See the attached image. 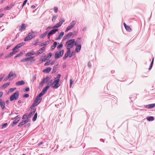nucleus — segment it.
<instances>
[{"label":"nucleus","mask_w":155,"mask_h":155,"mask_svg":"<svg viewBox=\"0 0 155 155\" xmlns=\"http://www.w3.org/2000/svg\"><path fill=\"white\" fill-rule=\"evenodd\" d=\"M75 40L74 39H70L68 40L66 43L65 46L67 49H71L74 45Z\"/></svg>","instance_id":"1"},{"label":"nucleus","mask_w":155,"mask_h":155,"mask_svg":"<svg viewBox=\"0 0 155 155\" xmlns=\"http://www.w3.org/2000/svg\"><path fill=\"white\" fill-rule=\"evenodd\" d=\"M59 79L55 78L54 81L51 84L52 87L54 89L58 88L60 86V84H59Z\"/></svg>","instance_id":"2"},{"label":"nucleus","mask_w":155,"mask_h":155,"mask_svg":"<svg viewBox=\"0 0 155 155\" xmlns=\"http://www.w3.org/2000/svg\"><path fill=\"white\" fill-rule=\"evenodd\" d=\"M35 34V32L32 31L29 33L27 36L25 38L24 40V41H26L33 38L34 36V35Z\"/></svg>","instance_id":"3"},{"label":"nucleus","mask_w":155,"mask_h":155,"mask_svg":"<svg viewBox=\"0 0 155 155\" xmlns=\"http://www.w3.org/2000/svg\"><path fill=\"white\" fill-rule=\"evenodd\" d=\"M18 95L19 93L18 91L15 92L12 94L10 96V100L11 101H12L14 99L17 100L18 98Z\"/></svg>","instance_id":"4"},{"label":"nucleus","mask_w":155,"mask_h":155,"mask_svg":"<svg viewBox=\"0 0 155 155\" xmlns=\"http://www.w3.org/2000/svg\"><path fill=\"white\" fill-rule=\"evenodd\" d=\"M64 50H62L59 52L57 51L56 52L55 55V59H58L61 57L63 54Z\"/></svg>","instance_id":"5"},{"label":"nucleus","mask_w":155,"mask_h":155,"mask_svg":"<svg viewBox=\"0 0 155 155\" xmlns=\"http://www.w3.org/2000/svg\"><path fill=\"white\" fill-rule=\"evenodd\" d=\"M42 98H38L36 97L35 100L34 101L33 103L35 105L37 106L41 102Z\"/></svg>","instance_id":"6"},{"label":"nucleus","mask_w":155,"mask_h":155,"mask_svg":"<svg viewBox=\"0 0 155 155\" xmlns=\"http://www.w3.org/2000/svg\"><path fill=\"white\" fill-rule=\"evenodd\" d=\"M45 47H43L41 48L38 51L37 53L35 54L36 56H37L43 53L45 51Z\"/></svg>","instance_id":"7"},{"label":"nucleus","mask_w":155,"mask_h":155,"mask_svg":"<svg viewBox=\"0 0 155 155\" xmlns=\"http://www.w3.org/2000/svg\"><path fill=\"white\" fill-rule=\"evenodd\" d=\"M36 110L35 109H33L32 110H31L29 114H28V118L31 117L35 113Z\"/></svg>","instance_id":"8"},{"label":"nucleus","mask_w":155,"mask_h":155,"mask_svg":"<svg viewBox=\"0 0 155 155\" xmlns=\"http://www.w3.org/2000/svg\"><path fill=\"white\" fill-rule=\"evenodd\" d=\"M155 106V103L146 105L145 107L148 109H152Z\"/></svg>","instance_id":"9"},{"label":"nucleus","mask_w":155,"mask_h":155,"mask_svg":"<svg viewBox=\"0 0 155 155\" xmlns=\"http://www.w3.org/2000/svg\"><path fill=\"white\" fill-rule=\"evenodd\" d=\"M26 27V26L25 24H22L21 25V26L19 29V31H23L25 30V29Z\"/></svg>","instance_id":"10"},{"label":"nucleus","mask_w":155,"mask_h":155,"mask_svg":"<svg viewBox=\"0 0 155 155\" xmlns=\"http://www.w3.org/2000/svg\"><path fill=\"white\" fill-rule=\"evenodd\" d=\"M25 84V81L23 80H22L16 82L15 84L17 86H19L20 85H24Z\"/></svg>","instance_id":"11"},{"label":"nucleus","mask_w":155,"mask_h":155,"mask_svg":"<svg viewBox=\"0 0 155 155\" xmlns=\"http://www.w3.org/2000/svg\"><path fill=\"white\" fill-rule=\"evenodd\" d=\"M24 45V43H21L18 44L17 46H16L15 47L13 48V50H16L18 48H20L22 46H23Z\"/></svg>","instance_id":"12"},{"label":"nucleus","mask_w":155,"mask_h":155,"mask_svg":"<svg viewBox=\"0 0 155 155\" xmlns=\"http://www.w3.org/2000/svg\"><path fill=\"white\" fill-rule=\"evenodd\" d=\"M64 35V32H61L58 35V37L55 39V40H59L61 39L62 37Z\"/></svg>","instance_id":"13"},{"label":"nucleus","mask_w":155,"mask_h":155,"mask_svg":"<svg viewBox=\"0 0 155 155\" xmlns=\"http://www.w3.org/2000/svg\"><path fill=\"white\" fill-rule=\"evenodd\" d=\"M0 106H1L2 110H3L5 107V102L2 99L0 100Z\"/></svg>","instance_id":"14"},{"label":"nucleus","mask_w":155,"mask_h":155,"mask_svg":"<svg viewBox=\"0 0 155 155\" xmlns=\"http://www.w3.org/2000/svg\"><path fill=\"white\" fill-rule=\"evenodd\" d=\"M76 46L75 48V51L77 52H79L81 50V44L78 45H76Z\"/></svg>","instance_id":"15"},{"label":"nucleus","mask_w":155,"mask_h":155,"mask_svg":"<svg viewBox=\"0 0 155 155\" xmlns=\"http://www.w3.org/2000/svg\"><path fill=\"white\" fill-rule=\"evenodd\" d=\"M20 119V117H18L15 120H14L13 122L12 126H13L14 125L16 124Z\"/></svg>","instance_id":"16"},{"label":"nucleus","mask_w":155,"mask_h":155,"mask_svg":"<svg viewBox=\"0 0 155 155\" xmlns=\"http://www.w3.org/2000/svg\"><path fill=\"white\" fill-rule=\"evenodd\" d=\"M50 78L48 77H47L43 79V81L41 83H47L48 81L49 80H50Z\"/></svg>","instance_id":"17"},{"label":"nucleus","mask_w":155,"mask_h":155,"mask_svg":"<svg viewBox=\"0 0 155 155\" xmlns=\"http://www.w3.org/2000/svg\"><path fill=\"white\" fill-rule=\"evenodd\" d=\"M124 25L125 28L127 31H131V28L129 26H127L125 23H124Z\"/></svg>","instance_id":"18"},{"label":"nucleus","mask_w":155,"mask_h":155,"mask_svg":"<svg viewBox=\"0 0 155 155\" xmlns=\"http://www.w3.org/2000/svg\"><path fill=\"white\" fill-rule=\"evenodd\" d=\"M12 50L13 51L12 52H11V53H10L9 54H10V56H11V57L12 55H13V54H15V53L18 52L19 50H14L13 48L12 49Z\"/></svg>","instance_id":"19"},{"label":"nucleus","mask_w":155,"mask_h":155,"mask_svg":"<svg viewBox=\"0 0 155 155\" xmlns=\"http://www.w3.org/2000/svg\"><path fill=\"white\" fill-rule=\"evenodd\" d=\"M35 54V52L34 51H32L31 52H29L27 53L26 54V56H30L33 55Z\"/></svg>","instance_id":"20"},{"label":"nucleus","mask_w":155,"mask_h":155,"mask_svg":"<svg viewBox=\"0 0 155 155\" xmlns=\"http://www.w3.org/2000/svg\"><path fill=\"white\" fill-rule=\"evenodd\" d=\"M51 69V68L50 67H48L46 68L43 70V72L46 73H48L50 71Z\"/></svg>","instance_id":"21"},{"label":"nucleus","mask_w":155,"mask_h":155,"mask_svg":"<svg viewBox=\"0 0 155 155\" xmlns=\"http://www.w3.org/2000/svg\"><path fill=\"white\" fill-rule=\"evenodd\" d=\"M57 45V43L56 42H55L53 45L51 46V50H53L56 47Z\"/></svg>","instance_id":"22"},{"label":"nucleus","mask_w":155,"mask_h":155,"mask_svg":"<svg viewBox=\"0 0 155 155\" xmlns=\"http://www.w3.org/2000/svg\"><path fill=\"white\" fill-rule=\"evenodd\" d=\"M58 31V29H55L51 30V31L49 33V34H51V35L55 33L56 31Z\"/></svg>","instance_id":"23"},{"label":"nucleus","mask_w":155,"mask_h":155,"mask_svg":"<svg viewBox=\"0 0 155 155\" xmlns=\"http://www.w3.org/2000/svg\"><path fill=\"white\" fill-rule=\"evenodd\" d=\"M81 42V39L80 38H78L76 42L75 41L74 45H79V44Z\"/></svg>","instance_id":"24"},{"label":"nucleus","mask_w":155,"mask_h":155,"mask_svg":"<svg viewBox=\"0 0 155 155\" xmlns=\"http://www.w3.org/2000/svg\"><path fill=\"white\" fill-rule=\"evenodd\" d=\"M48 31H46L43 34L41 35L40 36V38H44L45 36H46V35H47V34L48 33Z\"/></svg>","instance_id":"25"},{"label":"nucleus","mask_w":155,"mask_h":155,"mask_svg":"<svg viewBox=\"0 0 155 155\" xmlns=\"http://www.w3.org/2000/svg\"><path fill=\"white\" fill-rule=\"evenodd\" d=\"M147 119L148 121H153L154 120V118L152 116L147 117Z\"/></svg>","instance_id":"26"},{"label":"nucleus","mask_w":155,"mask_h":155,"mask_svg":"<svg viewBox=\"0 0 155 155\" xmlns=\"http://www.w3.org/2000/svg\"><path fill=\"white\" fill-rule=\"evenodd\" d=\"M61 25V23L59 22L58 23L56 24V25H55L54 27H53V28H58L60 27Z\"/></svg>","instance_id":"27"},{"label":"nucleus","mask_w":155,"mask_h":155,"mask_svg":"<svg viewBox=\"0 0 155 155\" xmlns=\"http://www.w3.org/2000/svg\"><path fill=\"white\" fill-rule=\"evenodd\" d=\"M13 6V5H10L9 6H7L5 8V10H9L10 8H11Z\"/></svg>","instance_id":"28"},{"label":"nucleus","mask_w":155,"mask_h":155,"mask_svg":"<svg viewBox=\"0 0 155 155\" xmlns=\"http://www.w3.org/2000/svg\"><path fill=\"white\" fill-rule=\"evenodd\" d=\"M73 28V27H72V26L71 25H70V26H68L67 27V28H66V30H65V32H67L68 31H69V30H71Z\"/></svg>","instance_id":"29"},{"label":"nucleus","mask_w":155,"mask_h":155,"mask_svg":"<svg viewBox=\"0 0 155 155\" xmlns=\"http://www.w3.org/2000/svg\"><path fill=\"white\" fill-rule=\"evenodd\" d=\"M37 113H35V114L33 118V119H32V120L33 121H35L36 120V119L37 118Z\"/></svg>","instance_id":"30"},{"label":"nucleus","mask_w":155,"mask_h":155,"mask_svg":"<svg viewBox=\"0 0 155 155\" xmlns=\"http://www.w3.org/2000/svg\"><path fill=\"white\" fill-rule=\"evenodd\" d=\"M48 89L47 88V87H45V88H43V89L42 90V92L44 94H45V93L47 91V90Z\"/></svg>","instance_id":"31"},{"label":"nucleus","mask_w":155,"mask_h":155,"mask_svg":"<svg viewBox=\"0 0 155 155\" xmlns=\"http://www.w3.org/2000/svg\"><path fill=\"white\" fill-rule=\"evenodd\" d=\"M72 35V33L70 32L68 33L65 37V38L67 39L69 38Z\"/></svg>","instance_id":"32"},{"label":"nucleus","mask_w":155,"mask_h":155,"mask_svg":"<svg viewBox=\"0 0 155 155\" xmlns=\"http://www.w3.org/2000/svg\"><path fill=\"white\" fill-rule=\"evenodd\" d=\"M48 42L47 41H45V42L42 43L40 45V46H45L47 45L48 44Z\"/></svg>","instance_id":"33"},{"label":"nucleus","mask_w":155,"mask_h":155,"mask_svg":"<svg viewBox=\"0 0 155 155\" xmlns=\"http://www.w3.org/2000/svg\"><path fill=\"white\" fill-rule=\"evenodd\" d=\"M52 53H49L48 54H47V59L48 60L49 59H50L51 56H52Z\"/></svg>","instance_id":"34"},{"label":"nucleus","mask_w":155,"mask_h":155,"mask_svg":"<svg viewBox=\"0 0 155 155\" xmlns=\"http://www.w3.org/2000/svg\"><path fill=\"white\" fill-rule=\"evenodd\" d=\"M35 58L34 56H31L27 58L28 61H31L33 60V58Z\"/></svg>","instance_id":"35"},{"label":"nucleus","mask_w":155,"mask_h":155,"mask_svg":"<svg viewBox=\"0 0 155 155\" xmlns=\"http://www.w3.org/2000/svg\"><path fill=\"white\" fill-rule=\"evenodd\" d=\"M25 124L23 120L21 121L18 124V126L19 127H21V126Z\"/></svg>","instance_id":"36"},{"label":"nucleus","mask_w":155,"mask_h":155,"mask_svg":"<svg viewBox=\"0 0 155 155\" xmlns=\"http://www.w3.org/2000/svg\"><path fill=\"white\" fill-rule=\"evenodd\" d=\"M44 94L42 92H41L36 97L38 98H41L40 97H41Z\"/></svg>","instance_id":"37"},{"label":"nucleus","mask_w":155,"mask_h":155,"mask_svg":"<svg viewBox=\"0 0 155 155\" xmlns=\"http://www.w3.org/2000/svg\"><path fill=\"white\" fill-rule=\"evenodd\" d=\"M153 61H154V58H153L152 61L150 65V67L149 68V70H151V69L152 68V66H153Z\"/></svg>","instance_id":"38"},{"label":"nucleus","mask_w":155,"mask_h":155,"mask_svg":"<svg viewBox=\"0 0 155 155\" xmlns=\"http://www.w3.org/2000/svg\"><path fill=\"white\" fill-rule=\"evenodd\" d=\"M76 23V22L75 21H73L71 23V25L72 27H74V26L75 25Z\"/></svg>","instance_id":"39"},{"label":"nucleus","mask_w":155,"mask_h":155,"mask_svg":"<svg viewBox=\"0 0 155 155\" xmlns=\"http://www.w3.org/2000/svg\"><path fill=\"white\" fill-rule=\"evenodd\" d=\"M22 119H24L26 118H28V114H24L22 117Z\"/></svg>","instance_id":"40"},{"label":"nucleus","mask_w":155,"mask_h":155,"mask_svg":"<svg viewBox=\"0 0 155 155\" xmlns=\"http://www.w3.org/2000/svg\"><path fill=\"white\" fill-rule=\"evenodd\" d=\"M8 76L10 78H11L13 76V72L12 71H11L8 75Z\"/></svg>","instance_id":"41"},{"label":"nucleus","mask_w":155,"mask_h":155,"mask_svg":"<svg viewBox=\"0 0 155 155\" xmlns=\"http://www.w3.org/2000/svg\"><path fill=\"white\" fill-rule=\"evenodd\" d=\"M62 47L63 45L62 43H61L57 46V48L58 49H60Z\"/></svg>","instance_id":"42"},{"label":"nucleus","mask_w":155,"mask_h":155,"mask_svg":"<svg viewBox=\"0 0 155 155\" xmlns=\"http://www.w3.org/2000/svg\"><path fill=\"white\" fill-rule=\"evenodd\" d=\"M10 84V83H6L5 84H4L3 85V87H7Z\"/></svg>","instance_id":"43"},{"label":"nucleus","mask_w":155,"mask_h":155,"mask_svg":"<svg viewBox=\"0 0 155 155\" xmlns=\"http://www.w3.org/2000/svg\"><path fill=\"white\" fill-rule=\"evenodd\" d=\"M68 51H67V53H66L68 55V56L69 54H71V51L70 49H67Z\"/></svg>","instance_id":"44"},{"label":"nucleus","mask_w":155,"mask_h":155,"mask_svg":"<svg viewBox=\"0 0 155 155\" xmlns=\"http://www.w3.org/2000/svg\"><path fill=\"white\" fill-rule=\"evenodd\" d=\"M54 12L56 13H57V11H58V7H55L54 8Z\"/></svg>","instance_id":"45"},{"label":"nucleus","mask_w":155,"mask_h":155,"mask_svg":"<svg viewBox=\"0 0 155 155\" xmlns=\"http://www.w3.org/2000/svg\"><path fill=\"white\" fill-rule=\"evenodd\" d=\"M21 61L22 62H24L25 61H28L27 58H25L21 60Z\"/></svg>","instance_id":"46"},{"label":"nucleus","mask_w":155,"mask_h":155,"mask_svg":"<svg viewBox=\"0 0 155 155\" xmlns=\"http://www.w3.org/2000/svg\"><path fill=\"white\" fill-rule=\"evenodd\" d=\"M73 82H74V81H72V80L71 79L70 80V87H71Z\"/></svg>","instance_id":"47"},{"label":"nucleus","mask_w":155,"mask_h":155,"mask_svg":"<svg viewBox=\"0 0 155 155\" xmlns=\"http://www.w3.org/2000/svg\"><path fill=\"white\" fill-rule=\"evenodd\" d=\"M23 122H24L25 124V123L28 122L29 121V120H28V119H26V120H23Z\"/></svg>","instance_id":"48"},{"label":"nucleus","mask_w":155,"mask_h":155,"mask_svg":"<svg viewBox=\"0 0 155 155\" xmlns=\"http://www.w3.org/2000/svg\"><path fill=\"white\" fill-rule=\"evenodd\" d=\"M68 56V55L67 54H65L63 57V59L64 60Z\"/></svg>","instance_id":"49"},{"label":"nucleus","mask_w":155,"mask_h":155,"mask_svg":"<svg viewBox=\"0 0 155 155\" xmlns=\"http://www.w3.org/2000/svg\"><path fill=\"white\" fill-rule=\"evenodd\" d=\"M28 0H25L24 2L22 7H23L26 4Z\"/></svg>","instance_id":"50"},{"label":"nucleus","mask_w":155,"mask_h":155,"mask_svg":"<svg viewBox=\"0 0 155 155\" xmlns=\"http://www.w3.org/2000/svg\"><path fill=\"white\" fill-rule=\"evenodd\" d=\"M64 19H60V21H59V22H60V23H61V25L64 22Z\"/></svg>","instance_id":"51"},{"label":"nucleus","mask_w":155,"mask_h":155,"mask_svg":"<svg viewBox=\"0 0 155 155\" xmlns=\"http://www.w3.org/2000/svg\"><path fill=\"white\" fill-rule=\"evenodd\" d=\"M56 71V68H54L53 69L52 72L53 73H55Z\"/></svg>","instance_id":"52"},{"label":"nucleus","mask_w":155,"mask_h":155,"mask_svg":"<svg viewBox=\"0 0 155 155\" xmlns=\"http://www.w3.org/2000/svg\"><path fill=\"white\" fill-rule=\"evenodd\" d=\"M9 78H10L8 76L4 79V81H6V80H8Z\"/></svg>","instance_id":"53"},{"label":"nucleus","mask_w":155,"mask_h":155,"mask_svg":"<svg viewBox=\"0 0 155 155\" xmlns=\"http://www.w3.org/2000/svg\"><path fill=\"white\" fill-rule=\"evenodd\" d=\"M11 57V56H10V55L9 54H8L7 56H6L5 57V58H9L10 57Z\"/></svg>","instance_id":"54"},{"label":"nucleus","mask_w":155,"mask_h":155,"mask_svg":"<svg viewBox=\"0 0 155 155\" xmlns=\"http://www.w3.org/2000/svg\"><path fill=\"white\" fill-rule=\"evenodd\" d=\"M24 97H28L29 96V95L28 94H26L24 95Z\"/></svg>","instance_id":"55"},{"label":"nucleus","mask_w":155,"mask_h":155,"mask_svg":"<svg viewBox=\"0 0 155 155\" xmlns=\"http://www.w3.org/2000/svg\"><path fill=\"white\" fill-rule=\"evenodd\" d=\"M50 62H47L45 63L44 65L45 66H47L49 65L50 64Z\"/></svg>","instance_id":"56"},{"label":"nucleus","mask_w":155,"mask_h":155,"mask_svg":"<svg viewBox=\"0 0 155 155\" xmlns=\"http://www.w3.org/2000/svg\"><path fill=\"white\" fill-rule=\"evenodd\" d=\"M16 89V88H12L10 89V90L11 92H12Z\"/></svg>","instance_id":"57"},{"label":"nucleus","mask_w":155,"mask_h":155,"mask_svg":"<svg viewBox=\"0 0 155 155\" xmlns=\"http://www.w3.org/2000/svg\"><path fill=\"white\" fill-rule=\"evenodd\" d=\"M37 106L36 105H35V104H34V103H33L31 105V108L32 109L35 107Z\"/></svg>","instance_id":"58"},{"label":"nucleus","mask_w":155,"mask_h":155,"mask_svg":"<svg viewBox=\"0 0 155 155\" xmlns=\"http://www.w3.org/2000/svg\"><path fill=\"white\" fill-rule=\"evenodd\" d=\"M50 86H51V85L49 83H48L47 86L45 87H47V88L48 89H49V87Z\"/></svg>","instance_id":"59"},{"label":"nucleus","mask_w":155,"mask_h":155,"mask_svg":"<svg viewBox=\"0 0 155 155\" xmlns=\"http://www.w3.org/2000/svg\"><path fill=\"white\" fill-rule=\"evenodd\" d=\"M4 75H2L1 77H0V82H1L2 81V80L3 79V78H4Z\"/></svg>","instance_id":"60"},{"label":"nucleus","mask_w":155,"mask_h":155,"mask_svg":"<svg viewBox=\"0 0 155 155\" xmlns=\"http://www.w3.org/2000/svg\"><path fill=\"white\" fill-rule=\"evenodd\" d=\"M48 60V59H47V58H44L42 60V61H43L45 62L46 61V60Z\"/></svg>","instance_id":"61"},{"label":"nucleus","mask_w":155,"mask_h":155,"mask_svg":"<svg viewBox=\"0 0 155 155\" xmlns=\"http://www.w3.org/2000/svg\"><path fill=\"white\" fill-rule=\"evenodd\" d=\"M61 76V75L60 74H58L57 77V78H56L57 79H59V78H60Z\"/></svg>","instance_id":"62"},{"label":"nucleus","mask_w":155,"mask_h":155,"mask_svg":"<svg viewBox=\"0 0 155 155\" xmlns=\"http://www.w3.org/2000/svg\"><path fill=\"white\" fill-rule=\"evenodd\" d=\"M88 65L89 67H90L91 66V64L90 62H88Z\"/></svg>","instance_id":"63"},{"label":"nucleus","mask_w":155,"mask_h":155,"mask_svg":"<svg viewBox=\"0 0 155 155\" xmlns=\"http://www.w3.org/2000/svg\"><path fill=\"white\" fill-rule=\"evenodd\" d=\"M30 89L29 87H27L26 88L25 91H29Z\"/></svg>","instance_id":"64"}]
</instances>
